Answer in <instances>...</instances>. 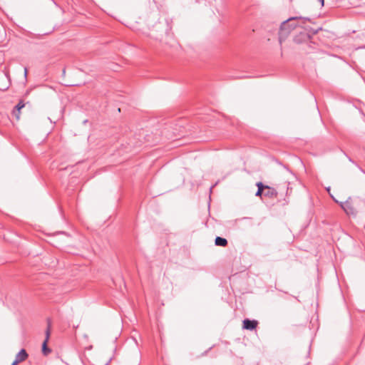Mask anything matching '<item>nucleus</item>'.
Wrapping results in <instances>:
<instances>
[{"label": "nucleus", "instance_id": "f257e3e1", "mask_svg": "<svg viewBox=\"0 0 365 365\" xmlns=\"http://www.w3.org/2000/svg\"><path fill=\"white\" fill-rule=\"evenodd\" d=\"M311 19L307 17L293 16L284 21L280 26L279 31V41L280 43L285 41L290 32L297 27H302Z\"/></svg>", "mask_w": 365, "mask_h": 365}, {"label": "nucleus", "instance_id": "f03ea898", "mask_svg": "<svg viewBox=\"0 0 365 365\" xmlns=\"http://www.w3.org/2000/svg\"><path fill=\"white\" fill-rule=\"evenodd\" d=\"M301 29L302 31L294 36L293 40L295 43L300 44L303 47L309 41L310 37L317 33L318 30L308 29L304 26H302Z\"/></svg>", "mask_w": 365, "mask_h": 365}, {"label": "nucleus", "instance_id": "7ed1b4c3", "mask_svg": "<svg viewBox=\"0 0 365 365\" xmlns=\"http://www.w3.org/2000/svg\"><path fill=\"white\" fill-rule=\"evenodd\" d=\"M51 326V324L50 319H48V326H47V329L46 330V339L42 344V353L45 356H47L48 354H50L51 352V349H49L47 346V342H48L49 336H50Z\"/></svg>", "mask_w": 365, "mask_h": 365}, {"label": "nucleus", "instance_id": "20e7f679", "mask_svg": "<svg viewBox=\"0 0 365 365\" xmlns=\"http://www.w3.org/2000/svg\"><path fill=\"white\" fill-rule=\"evenodd\" d=\"M319 45L313 40L312 36L310 37L309 41H307L302 47V49L306 53H312L318 49Z\"/></svg>", "mask_w": 365, "mask_h": 365}, {"label": "nucleus", "instance_id": "39448f33", "mask_svg": "<svg viewBox=\"0 0 365 365\" xmlns=\"http://www.w3.org/2000/svg\"><path fill=\"white\" fill-rule=\"evenodd\" d=\"M242 327L245 329L252 331L256 329L258 322L255 319H245L242 322Z\"/></svg>", "mask_w": 365, "mask_h": 365}, {"label": "nucleus", "instance_id": "423d86ee", "mask_svg": "<svg viewBox=\"0 0 365 365\" xmlns=\"http://www.w3.org/2000/svg\"><path fill=\"white\" fill-rule=\"evenodd\" d=\"M340 206L345 211V212L347 215H355L356 214L354 209L351 205V203L349 200H346L343 202H340Z\"/></svg>", "mask_w": 365, "mask_h": 365}, {"label": "nucleus", "instance_id": "0eeeda50", "mask_svg": "<svg viewBox=\"0 0 365 365\" xmlns=\"http://www.w3.org/2000/svg\"><path fill=\"white\" fill-rule=\"evenodd\" d=\"M267 187H265L264 196L267 197L269 198H276L277 197L278 192L277 191L268 185H266Z\"/></svg>", "mask_w": 365, "mask_h": 365}, {"label": "nucleus", "instance_id": "6e6552de", "mask_svg": "<svg viewBox=\"0 0 365 365\" xmlns=\"http://www.w3.org/2000/svg\"><path fill=\"white\" fill-rule=\"evenodd\" d=\"M256 185L257 187V190L255 193V195L257 197H262V195H264V190H265V187H267L262 182H257Z\"/></svg>", "mask_w": 365, "mask_h": 365}, {"label": "nucleus", "instance_id": "1a4fd4ad", "mask_svg": "<svg viewBox=\"0 0 365 365\" xmlns=\"http://www.w3.org/2000/svg\"><path fill=\"white\" fill-rule=\"evenodd\" d=\"M28 357V354L26 350L22 349L20 351L16 354L15 359L18 361L19 363L25 361Z\"/></svg>", "mask_w": 365, "mask_h": 365}, {"label": "nucleus", "instance_id": "9d476101", "mask_svg": "<svg viewBox=\"0 0 365 365\" xmlns=\"http://www.w3.org/2000/svg\"><path fill=\"white\" fill-rule=\"evenodd\" d=\"M228 242L225 238L217 237L215 240V244L217 246L225 247Z\"/></svg>", "mask_w": 365, "mask_h": 365}, {"label": "nucleus", "instance_id": "9b49d317", "mask_svg": "<svg viewBox=\"0 0 365 365\" xmlns=\"http://www.w3.org/2000/svg\"><path fill=\"white\" fill-rule=\"evenodd\" d=\"M25 106V104L23 101H20L18 104L15 106V109L19 112L21 109H22Z\"/></svg>", "mask_w": 365, "mask_h": 365}, {"label": "nucleus", "instance_id": "f8f14e48", "mask_svg": "<svg viewBox=\"0 0 365 365\" xmlns=\"http://www.w3.org/2000/svg\"><path fill=\"white\" fill-rule=\"evenodd\" d=\"M286 188H287V190H286V195H289V186L287 185Z\"/></svg>", "mask_w": 365, "mask_h": 365}, {"label": "nucleus", "instance_id": "ddd939ff", "mask_svg": "<svg viewBox=\"0 0 365 365\" xmlns=\"http://www.w3.org/2000/svg\"><path fill=\"white\" fill-rule=\"evenodd\" d=\"M19 363V362L15 359L11 365H17Z\"/></svg>", "mask_w": 365, "mask_h": 365}, {"label": "nucleus", "instance_id": "4468645a", "mask_svg": "<svg viewBox=\"0 0 365 365\" xmlns=\"http://www.w3.org/2000/svg\"><path fill=\"white\" fill-rule=\"evenodd\" d=\"M322 6L324 4V0H318Z\"/></svg>", "mask_w": 365, "mask_h": 365}, {"label": "nucleus", "instance_id": "2eb2a0df", "mask_svg": "<svg viewBox=\"0 0 365 365\" xmlns=\"http://www.w3.org/2000/svg\"><path fill=\"white\" fill-rule=\"evenodd\" d=\"M27 73H28V70H27V68H24V76H25V77H26V76H27Z\"/></svg>", "mask_w": 365, "mask_h": 365}, {"label": "nucleus", "instance_id": "dca6fc26", "mask_svg": "<svg viewBox=\"0 0 365 365\" xmlns=\"http://www.w3.org/2000/svg\"><path fill=\"white\" fill-rule=\"evenodd\" d=\"M7 88H8V86H6V87H5V88H0V89H1V90H2V91H4V90H6Z\"/></svg>", "mask_w": 365, "mask_h": 365}, {"label": "nucleus", "instance_id": "f3484780", "mask_svg": "<svg viewBox=\"0 0 365 365\" xmlns=\"http://www.w3.org/2000/svg\"><path fill=\"white\" fill-rule=\"evenodd\" d=\"M135 365H138V363L137 362Z\"/></svg>", "mask_w": 365, "mask_h": 365}]
</instances>
